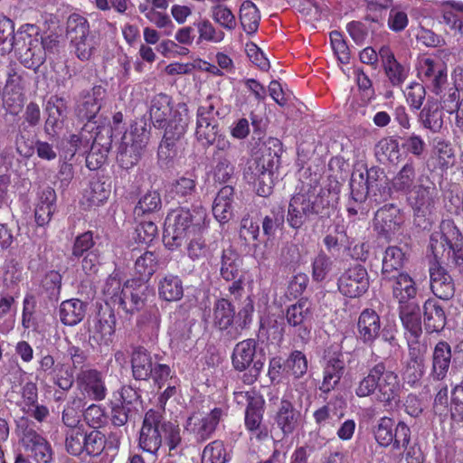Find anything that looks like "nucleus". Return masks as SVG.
I'll return each mask as SVG.
<instances>
[{"label": "nucleus", "mask_w": 463, "mask_h": 463, "mask_svg": "<svg viewBox=\"0 0 463 463\" xmlns=\"http://www.w3.org/2000/svg\"><path fill=\"white\" fill-rule=\"evenodd\" d=\"M390 189L406 195L407 202L417 215L430 213L433 204L431 182L422 175H418L412 161L407 162L391 181Z\"/></svg>", "instance_id": "1"}, {"label": "nucleus", "mask_w": 463, "mask_h": 463, "mask_svg": "<svg viewBox=\"0 0 463 463\" xmlns=\"http://www.w3.org/2000/svg\"><path fill=\"white\" fill-rule=\"evenodd\" d=\"M163 439L169 453L181 444L180 429L177 425L163 420L160 412L149 410L144 418L139 434V447L146 452L156 455L162 447Z\"/></svg>", "instance_id": "2"}, {"label": "nucleus", "mask_w": 463, "mask_h": 463, "mask_svg": "<svg viewBox=\"0 0 463 463\" xmlns=\"http://www.w3.org/2000/svg\"><path fill=\"white\" fill-rule=\"evenodd\" d=\"M206 217L203 207H196L193 212L184 208L172 211L165 222V245L170 250L180 247L191 236L200 233Z\"/></svg>", "instance_id": "3"}, {"label": "nucleus", "mask_w": 463, "mask_h": 463, "mask_svg": "<svg viewBox=\"0 0 463 463\" xmlns=\"http://www.w3.org/2000/svg\"><path fill=\"white\" fill-rule=\"evenodd\" d=\"M149 114L154 127L165 129V140L178 139L186 131L188 118L185 106L174 110L171 98L165 94L161 93L153 98Z\"/></svg>", "instance_id": "4"}, {"label": "nucleus", "mask_w": 463, "mask_h": 463, "mask_svg": "<svg viewBox=\"0 0 463 463\" xmlns=\"http://www.w3.org/2000/svg\"><path fill=\"white\" fill-rule=\"evenodd\" d=\"M375 391H377V400L384 404L395 402L399 396L398 375L386 370L382 363L372 367L368 374L358 382L354 390L355 394L360 398L368 397Z\"/></svg>", "instance_id": "5"}, {"label": "nucleus", "mask_w": 463, "mask_h": 463, "mask_svg": "<svg viewBox=\"0 0 463 463\" xmlns=\"http://www.w3.org/2000/svg\"><path fill=\"white\" fill-rule=\"evenodd\" d=\"M430 246L437 260H452L458 264L463 262V236L451 220L440 222L439 230L430 236Z\"/></svg>", "instance_id": "6"}, {"label": "nucleus", "mask_w": 463, "mask_h": 463, "mask_svg": "<svg viewBox=\"0 0 463 463\" xmlns=\"http://www.w3.org/2000/svg\"><path fill=\"white\" fill-rule=\"evenodd\" d=\"M146 287L140 279L127 281L123 287L115 278L107 280L104 294L114 303H118L126 313H134L144 306Z\"/></svg>", "instance_id": "7"}, {"label": "nucleus", "mask_w": 463, "mask_h": 463, "mask_svg": "<svg viewBox=\"0 0 463 463\" xmlns=\"http://www.w3.org/2000/svg\"><path fill=\"white\" fill-rule=\"evenodd\" d=\"M24 452L37 463H51L53 451L50 442L39 434L25 417L16 420L14 430Z\"/></svg>", "instance_id": "8"}, {"label": "nucleus", "mask_w": 463, "mask_h": 463, "mask_svg": "<svg viewBox=\"0 0 463 463\" xmlns=\"http://www.w3.org/2000/svg\"><path fill=\"white\" fill-rule=\"evenodd\" d=\"M373 434L379 446L383 448L392 446L395 450L405 449L411 440L409 426L403 421L395 423L393 419L387 416L377 420L373 426Z\"/></svg>", "instance_id": "9"}, {"label": "nucleus", "mask_w": 463, "mask_h": 463, "mask_svg": "<svg viewBox=\"0 0 463 463\" xmlns=\"http://www.w3.org/2000/svg\"><path fill=\"white\" fill-rule=\"evenodd\" d=\"M67 37L75 55L81 61H88L92 56L96 43L90 35L88 20L77 14H72L67 21Z\"/></svg>", "instance_id": "10"}, {"label": "nucleus", "mask_w": 463, "mask_h": 463, "mask_svg": "<svg viewBox=\"0 0 463 463\" xmlns=\"http://www.w3.org/2000/svg\"><path fill=\"white\" fill-rule=\"evenodd\" d=\"M273 169L274 163L270 155L261 156L248 163L244 178L253 185L258 195L267 197L272 193Z\"/></svg>", "instance_id": "11"}, {"label": "nucleus", "mask_w": 463, "mask_h": 463, "mask_svg": "<svg viewBox=\"0 0 463 463\" xmlns=\"http://www.w3.org/2000/svg\"><path fill=\"white\" fill-rule=\"evenodd\" d=\"M120 439L118 432H111L106 437L99 430H91L86 433L84 452L91 457L102 455L103 463H111L119 448Z\"/></svg>", "instance_id": "12"}, {"label": "nucleus", "mask_w": 463, "mask_h": 463, "mask_svg": "<svg viewBox=\"0 0 463 463\" xmlns=\"http://www.w3.org/2000/svg\"><path fill=\"white\" fill-rule=\"evenodd\" d=\"M224 416L225 411L217 407L208 412L196 411L187 419L185 430L197 441H204L212 437Z\"/></svg>", "instance_id": "13"}, {"label": "nucleus", "mask_w": 463, "mask_h": 463, "mask_svg": "<svg viewBox=\"0 0 463 463\" xmlns=\"http://www.w3.org/2000/svg\"><path fill=\"white\" fill-rule=\"evenodd\" d=\"M416 69L419 79L439 94L448 79L446 63L439 58L423 56L419 58Z\"/></svg>", "instance_id": "14"}, {"label": "nucleus", "mask_w": 463, "mask_h": 463, "mask_svg": "<svg viewBox=\"0 0 463 463\" xmlns=\"http://www.w3.org/2000/svg\"><path fill=\"white\" fill-rule=\"evenodd\" d=\"M80 397L90 401H103L107 395V387L103 373L97 369L82 370L76 378Z\"/></svg>", "instance_id": "15"}, {"label": "nucleus", "mask_w": 463, "mask_h": 463, "mask_svg": "<svg viewBox=\"0 0 463 463\" xmlns=\"http://www.w3.org/2000/svg\"><path fill=\"white\" fill-rule=\"evenodd\" d=\"M217 114L214 104L210 100L198 108L195 137L203 146H212L219 134L215 119Z\"/></svg>", "instance_id": "16"}, {"label": "nucleus", "mask_w": 463, "mask_h": 463, "mask_svg": "<svg viewBox=\"0 0 463 463\" xmlns=\"http://www.w3.org/2000/svg\"><path fill=\"white\" fill-rule=\"evenodd\" d=\"M368 288V272L360 264L345 269L338 279V289L347 298H359L367 291Z\"/></svg>", "instance_id": "17"}, {"label": "nucleus", "mask_w": 463, "mask_h": 463, "mask_svg": "<svg viewBox=\"0 0 463 463\" xmlns=\"http://www.w3.org/2000/svg\"><path fill=\"white\" fill-rule=\"evenodd\" d=\"M317 213L315 204L309 196L297 194L289 201L287 222L291 228L298 230Z\"/></svg>", "instance_id": "18"}, {"label": "nucleus", "mask_w": 463, "mask_h": 463, "mask_svg": "<svg viewBox=\"0 0 463 463\" xmlns=\"http://www.w3.org/2000/svg\"><path fill=\"white\" fill-rule=\"evenodd\" d=\"M20 410L38 421H43L49 415V410L38 403V389L33 382L25 383L21 389V397L16 402Z\"/></svg>", "instance_id": "19"}, {"label": "nucleus", "mask_w": 463, "mask_h": 463, "mask_svg": "<svg viewBox=\"0 0 463 463\" xmlns=\"http://www.w3.org/2000/svg\"><path fill=\"white\" fill-rule=\"evenodd\" d=\"M312 319L311 303L307 299H300L297 303L289 306L286 311V320L289 326L298 328L301 338L309 335L310 321Z\"/></svg>", "instance_id": "20"}, {"label": "nucleus", "mask_w": 463, "mask_h": 463, "mask_svg": "<svg viewBox=\"0 0 463 463\" xmlns=\"http://www.w3.org/2000/svg\"><path fill=\"white\" fill-rule=\"evenodd\" d=\"M275 420L284 434H291L300 426L302 416L290 401L282 398L276 412Z\"/></svg>", "instance_id": "21"}, {"label": "nucleus", "mask_w": 463, "mask_h": 463, "mask_svg": "<svg viewBox=\"0 0 463 463\" xmlns=\"http://www.w3.org/2000/svg\"><path fill=\"white\" fill-rule=\"evenodd\" d=\"M402 222V217L400 213V210L392 204L383 206L375 213V228L386 237L393 234Z\"/></svg>", "instance_id": "22"}, {"label": "nucleus", "mask_w": 463, "mask_h": 463, "mask_svg": "<svg viewBox=\"0 0 463 463\" xmlns=\"http://www.w3.org/2000/svg\"><path fill=\"white\" fill-rule=\"evenodd\" d=\"M105 90L100 86L94 87L84 94L79 100L76 112L81 119L91 120L96 117L101 108Z\"/></svg>", "instance_id": "23"}, {"label": "nucleus", "mask_w": 463, "mask_h": 463, "mask_svg": "<svg viewBox=\"0 0 463 463\" xmlns=\"http://www.w3.org/2000/svg\"><path fill=\"white\" fill-rule=\"evenodd\" d=\"M25 80L24 77L14 70L7 72V79L4 88L5 102L9 106L20 108L24 100Z\"/></svg>", "instance_id": "24"}, {"label": "nucleus", "mask_w": 463, "mask_h": 463, "mask_svg": "<svg viewBox=\"0 0 463 463\" xmlns=\"http://www.w3.org/2000/svg\"><path fill=\"white\" fill-rule=\"evenodd\" d=\"M357 330L364 343L372 344L380 335L381 320L373 309H364L359 316Z\"/></svg>", "instance_id": "25"}, {"label": "nucleus", "mask_w": 463, "mask_h": 463, "mask_svg": "<svg viewBox=\"0 0 463 463\" xmlns=\"http://www.w3.org/2000/svg\"><path fill=\"white\" fill-rule=\"evenodd\" d=\"M430 288L433 294L441 299H449L454 295V284L451 277L439 264L430 269Z\"/></svg>", "instance_id": "26"}, {"label": "nucleus", "mask_w": 463, "mask_h": 463, "mask_svg": "<svg viewBox=\"0 0 463 463\" xmlns=\"http://www.w3.org/2000/svg\"><path fill=\"white\" fill-rule=\"evenodd\" d=\"M392 286V295L400 304V307L408 306L417 295V287L414 279L407 273H399L395 276Z\"/></svg>", "instance_id": "27"}, {"label": "nucleus", "mask_w": 463, "mask_h": 463, "mask_svg": "<svg viewBox=\"0 0 463 463\" xmlns=\"http://www.w3.org/2000/svg\"><path fill=\"white\" fill-rule=\"evenodd\" d=\"M157 291L159 298L166 302H175L184 296V286L177 275L165 274L158 279Z\"/></svg>", "instance_id": "28"}, {"label": "nucleus", "mask_w": 463, "mask_h": 463, "mask_svg": "<svg viewBox=\"0 0 463 463\" xmlns=\"http://www.w3.org/2000/svg\"><path fill=\"white\" fill-rule=\"evenodd\" d=\"M439 103L434 99H428L419 115V121L423 128L433 133H438L443 127V113Z\"/></svg>", "instance_id": "29"}, {"label": "nucleus", "mask_w": 463, "mask_h": 463, "mask_svg": "<svg viewBox=\"0 0 463 463\" xmlns=\"http://www.w3.org/2000/svg\"><path fill=\"white\" fill-rule=\"evenodd\" d=\"M55 202L56 194L53 189L48 187L41 193L34 211L35 222L39 226L50 222L55 212Z\"/></svg>", "instance_id": "30"}, {"label": "nucleus", "mask_w": 463, "mask_h": 463, "mask_svg": "<svg viewBox=\"0 0 463 463\" xmlns=\"http://www.w3.org/2000/svg\"><path fill=\"white\" fill-rule=\"evenodd\" d=\"M86 307V304L78 298L62 301L59 308L61 322L70 326L78 325L85 317Z\"/></svg>", "instance_id": "31"}, {"label": "nucleus", "mask_w": 463, "mask_h": 463, "mask_svg": "<svg viewBox=\"0 0 463 463\" xmlns=\"http://www.w3.org/2000/svg\"><path fill=\"white\" fill-rule=\"evenodd\" d=\"M256 342L253 339H246L239 342L232 352V363L235 370L242 372L255 362Z\"/></svg>", "instance_id": "32"}, {"label": "nucleus", "mask_w": 463, "mask_h": 463, "mask_svg": "<svg viewBox=\"0 0 463 463\" xmlns=\"http://www.w3.org/2000/svg\"><path fill=\"white\" fill-rule=\"evenodd\" d=\"M378 176V171L375 169H370L366 172V176L364 174L359 175V180L352 178L351 185V195L352 199L355 203H362L365 201L368 194L373 192V187L376 186V178Z\"/></svg>", "instance_id": "33"}, {"label": "nucleus", "mask_w": 463, "mask_h": 463, "mask_svg": "<svg viewBox=\"0 0 463 463\" xmlns=\"http://www.w3.org/2000/svg\"><path fill=\"white\" fill-rule=\"evenodd\" d=\"M232 201L233 188L230 185L223 186L217 194L213 205V213L219 222L226 223L231 219Z\"/></svg>", "instance_id": "34"}, {"label": "nucleus", "mask_w": 463, "mask_h": 463, "mask_svg": "<svg viewBox=\"0 0 463 463\" xmlns=\"http://www.w3.org/2000/svg\"><path fill=\"white\" fill-rule=\"evenodd\" d=\"M451 361V349L448 343L439 342L432 354V376L436 380H442L447 375Z\"/></svg>", "instance_id": "35"}, {"label": "nucleus", "mask_w": 463, "mask_h": 463, "mask_svg": "<svg viewBox=\"0 0 463 463\" xmlns=\"http://www.w3.org/2000/svg\"><path fill=\"white\" fill-rule=\"evenodd\" d=\"M15 51L19 54L21 62L29 69H37L46 58L42 41H34L32 46H19Z\"/></svg>", "instance_id": "36"}, {"label": "nucleus", "mask_w": 463, "mask_h": 463, "mask_svg": "<svg viewBox=\"0 0 463 463\" xmlns=\"http://www.w3.org/2000/svg\"><path fill=\"white\" fill-rule=\"evenodd\" d=\"M344 371L345 362L340 355L331 357L324 368V379L321 390L325 392L333 390L340 382Z\"/></svg>", "instance_id": "37"}, {"label": "nucleus", "mask_w": 463, "mask_h": 463, "mask_svg": "<svg viewBox=\"0 0 463 463\" xmlns=\"http://www.w3.org/2000/svg\"><path fill=\"white\" fill-rule=\"evenodd\" d=\"M404 253L402 250L395 246L388 247L383 257L382 274L384 279H391L395 277V272H398L403 266Z\"/></svg>", "instance_id": "38"}, {"label": "nucleus", "mask_w": 463, "mask_h": 463, "mask_svg": "<svg viewBox=\"0 0 463 463\" xmlns=\"http://www.w3.org/2000/svg\"><path fill=\"white\" fill-rule=\"evenodd\" d=\"M379 55L391 81L393 84L401 83L405 79V71L403 67L396 61L391 49L388 46H383L379 50Z\"/></svg>", "instance_id": "39"}, {"label": "nucleus", "mask_w": 463, "mask_h": 463, "mask_svg": "<svg viewBox=\"0 0 463 463\" xmlns=\"http://www.w3.org/2000/svg\"><path fill=\"white\" fill-rule=\"evenodd\" d=\"M131 364L133 375L137 380L148 379L155 366L150 354L144 348H137L133 352Z\"/></svg>", "instance_id": "40"}, {"label": "nucleus", "mask_w": 463, "mask_h": 463, "mask_svg": "<svg viewBox=\"0 0 463 463\" xmlns=\"http://www.w3.org/2000/svg\"><path fill=\"white\" fill-rule=\"evenodd\" d=\"M424 324L426 328L430 331H439L445 326L446 317L444 310L438 305L437 301L428 299L424 303Z\"/></svg>", "instance_id": "41"}, {"label": "nucleus", "mask_w": 463, "mask_h": 463, "mask_svg": "<svg viewBox=\"0 0 463 463\" xmlns=\"http://www.w3.org/2000/svg\"><path fill=\"white\" fill-rule=\"evenodd\" d=\"M239 18L243 30L248 34H252L258 30L260 14L251 1L246 0L241 5Z\"/></svg>", "instance_id": "42"}, {"label": "nucleus", "mask_w": 463, "mask_h": 463, "mask_svg": "<svg viewBox=\"0 0 463 463\" xmlns=\"http://www.w3.org/2000/svg\"><path fill=\"white\" fill-rule=\"evenodd\" d=\"M48 114L45 121V130L50 133L58 128L66 114V104L63 99L51 97L46 105Z\"/></svg>", "instance_id": "43"}, {"label": "nucleus", "mask_w": 463, "mask_h": 463, "mask_svg": "<svg viewBox=\"0 0 463 463\" xmlns=\"http://www.w3.org/2000/svg\"><path fill=\"white\" fill-rule=\"evenodd\" d=\"M400 317L404 327L412 335L417 337L421 333L420 307L416 303L400 307Z\"/></svg>", "instance_id": "44"}, {"label": "nucleus", "mask_w": 463, "mask_h": 463, "mask_svg": "<svg viewBox=\"0 0 463 463\" xmlns=\"http://www.w3.org/2000/svg\"><path fill=\"white\" fill-rule=\"evenodd\" d=\"M15 298L13 296H4L0 298V332L9 333L15 324Z\"/></svg>", "instance_id": "45"}, {"label": "nucleus", "mask_w": 463, "mask_h": 463, "mask_svg": "<svg viewBox=\"0 0 463 463\" xmlns=\"http://www.w3.org/2000/svg\"><path fill=\"white\" fill-rule=\"evenodd\" d=\"M234 318V309L232 304L224 299L216 301L213 308V323L220 330L228 329Z\"/></svg>", "instance_id": "46"}, {"label": "nucleus", "mask_w": 463, "mask_h": 463, "mask_svg": "<svg viewBox=\"0 0 463 463\" xmlns=\"http://www.w3.org/2000/svg\"><path fill=\"white\" fill-rule=\"evenodd\" d=\"M115 332V317L109 314L108 317H100L95 323L93 339L100 345H109L112 341Z\"/></svg>", "instance_id": "47"}, {"label": "nucleus", "mask_w": 463, "mask_h": 463, "mask_svg": "<svg viewBox=\"0 0 463 463\" xmlns=\"http://www.w3.org/2000/svg\"><path fill=\"white\" fill-rule=\"evenodd\" d=\"M161 206L162 200L160 194L155 190L147 191L139 198L134 209V214L137 217L151 214L160 210Z\"/></svg>", "instance_id": "48"}, {"label": "nucleus", "mask_w": 463, "mask_h": 463, "mask_svg": "<svg viewBox=\"0 0 463 463\" xmlns=\"http://www.w3.org/2000/svg\"><path fill=\"white\" fill-rule=\"evenodd\" d=\"M443 109L449 114H455V125L463 132V96L455 89L443 99Z\"/></svg>", "instance_id": "49"}, {"label": "nucleus", "mask_w": 463, "mask_h": 463, "mask_svg": "<svg viewBox=\"0 0 463 463\" xmlns=\"http://www.w3.org/2000/svg\"><path fill=\"white\" fill-rule=\"evenodd\" d=\"M86 402L81 397H73L70 399L62 412V421L69 428H77L83 416L82 409Z\"/></svg>", "instance_id": "50"}, {"label": "nucleus", "mask_w": 463, "mask_h": 463, "mask_svg": "<svg viewBox=\"0 0 463 463\" xmlns=\"http://www.w3.org/2000/svg\"><path fill=\"white\" fill-rule=\"evenodd\" d=\"M109 194V186L96 179L90 181L89 187L84 191L83 198L88 202L89 206H99L108 200Z\"/></svg>", "instance_id": "51"}, {"label": "nucleus", "mask_w": 463, "mask_h": 463, "mask_svg": "<svg viewBox=\"0 0 463 463\" xmlns=\"http://www.w3.org/2000/svg\"><path fill=\"white\" fill-rule=\"evenodd\" d=\"M34 41H41L38 27L34 24H25L20 26L14 36L12 37L10 46L14 50L19 46H32Z\"/></svg>", "instance_id": "52"}, {"label": "nucleus", "mask_w": 463, "mask_h": 463, "mask_svg": "<svg viewBox=\"0 0 463 463\" xmlns=\"http://www.w3.org/2000/svg\"><path fill=\"white\" fill-rule=\"evenodd\" d=\"M212 19L227 31H233L237 26V21L232 11L224 5H215L211 8Z\"/></svg>", "instance_id": "53"}, {"label": "nucleus", "mask_w": 463, "mask_h": 463, "mask_svg": "<svg viewBox=\"0 0 463 463\" xmlns=\"http://www.w3.org/2000/svg\"><path fill=\"white\" fill-rule=\"evenodd\" d=\"M216 165L213 169V178L221 184L227 183L234 174V165L229 155H214Z\"/></svg>", "instance_id": "54"}, {"label": "nucleus", "mask_w": 463, "mask_h": 463, "mask_svg": "<svg viewBox=\"0 0 463 463\" xmlns=\"http://www.w3.org/2000/svg\"><path fill=\"white\" fill-rule=\"evenodd\" d=\"M199 42L220 43L224 40L225 33L217 29L209 20L203 19L195 24Z\"/></svg>", "instance_id": "55"}, {"label": "nucleus", "mask_w": 463, "mask_h": 463, "mask_svg": "<svg viewBox=\"0 0 463 463\" xmlns=\"http://www.w3.org/2000/svg\"><path fill=\"white\" fill-rule=\"evenodd\" d=\"M228 455L224 444L221 440H214L203 450L202 463H226Z\"/></svg>", "instance_id": "56"}, {"label": "nucleus", "mask_w": 463, "mask_h": 463, "mask_svg": "<svg viewBox=\"0 0 463 463\" xmlns=\"http://www.w3.org/2000/svg\"><path fill=\"white\" fill-rule=\"evenodd\" d=\"M433 156L440 168H447L453 165L454 152L451 145L443 139H435Z\"/></svg>", "instance_id": "57"}, {"label": "nucleus", "mask_w": 463, "mask_h": 463, "mask_svg": "<svg viewBox=\"0 0 463 463\" xmlns=\"http://www.w3.org/2000/svg\"><path fill=\"white\" fill-rule=\"evenodd\" d=\"M86 433L80 428H71L66 433V450L74 456L84 452Z\"/></svg>", "instance_id": "58"}, {"label": "nucleus", "mask_w": 463, "mask_h": 463, "mask_svg": "<svg viewBox=\"0 0 463 463\" xmlns=\"http://www.w3.org/2000/svg\"><path fill=\"white\" fill-rule=\"evenodd\" d=\"M239 262L240 260L237 254L232 250L223 251L221 275L225 280H233L239 274Z\"/></svg>", "instance_id": "59"}, {"label": "nucleus", "mask_w": 463, "mask_h": 463, "mask_svg": "<svg viewBox=\"0 0 463 463\" xmlns=\"http://www.w3.org/2000/svg\"><path fill=\"white\" fill-rule=\"evenodd\" d=\"M158 260L153 251H146L135 263L136 271L143 278L149 279L156 270Z\"/></svg>", "instance_id": "60"}, {"label": "nucleus", "mask_w": 463, "mask_h": 463, "mask_svg": "<svg viewBox=\"0 0 463 463\" xmlns=\"http://www.w3.org/2000/svg\"><path fill=\"white\" fill-rule=\"evenodd\" d=\"M376 153L382 156L380 160L395 163L400 157L399 144L395 139L385 138L379 142Z\"/></svg>", "instance_id": "61"}, {"label": "nucleus", "mask_w": 463, "mask_h": 463, "mask_svg": "<svg viewBox=\"0 0 463 463\" xmlns=\"http://www.w3.org/2000/svg\"><path fill=\"white\" fill-rule=\"evenodd\" d=\"M286 366L296 378H299L307 373V357L302 352L294 351L287 359Z\"/></svg>", "instance_id": "62"}, {"label": "nucleus", "mask_w": 463, "mask_h": 463, "mask_svg": "<svg viewBox=\"0 0 463 463\" xmlns=\"http://www.w3.org/2000/svg\"><path fill=\"white\" fill-rule=\"evenodd\" d=\"M425 372V364L421 360L407 362L402 373L404 381L411 386H414L422 378Z\"/></svg>", "instance_id": "63"}, {"label": "nucleus", "mask_w": 463, "mask_h": 463, "mask_svg": "<svg viewBox=\"0 0 463 463\" xmlns=\"http://www.w3.org/2000/svg\"><path fill=\"white\" fill-rule=\"evenodd\" d=\"M86 423L94 429L101 427L107 421V415L104 408L100 405L91 404L83 412Z\"/></svg>", "instance_id": "64"}]
</instances>
